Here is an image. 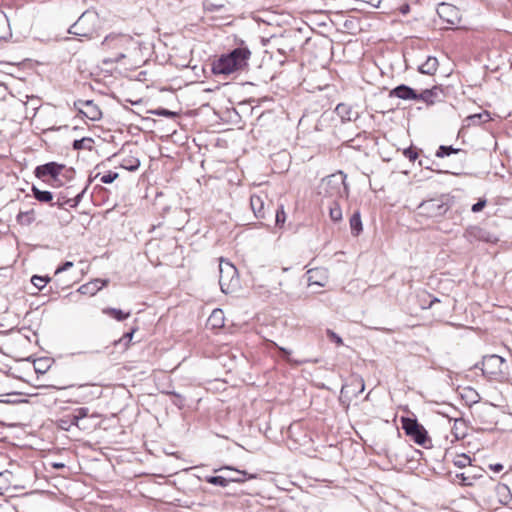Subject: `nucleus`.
<instances>
[{"mask_svg": "<svg viewBox=\"0 0 512 512\" xmlns=\"http://www.w3.org/2000/svg\"><path fill=\"white\" fill-rule=\"evenodd\" d=\"M251 52L247 48L239 47L226 55H222L213 64L214 74L229 75L235 71L243 69L247 65V61Z\"/></svg>", "mask_w": 512, "mask_h": 512, "instance_id": "f257e3e1", "label": "nucleus"}, {"mask_svg": "<svg viewBox=\"0 0 512 512\" xmlns=\"http://www.w3.org/2000/svg\"><path fill=\"white\" fill-rule=\"evenodd\" d=\"M134 44L133 38L126 34H111L105 37L102 42L104 49L114 53L103 60V63H117L126 57V52Z\"/></svg>", "mask_w": 512, "mask_h": 512, "instance_id": "f03ea898", "label": "nucleus"}, {"mask_svg": "<svg viewBox=\"0 0 512 512\" xmlns=\"http://www.w3.org/2000/svg\"><path fill=\"white\" fill-rule=\"evenodd\" d=\"M219 274V285L223 293H233L239 288L240 281L238 271L232 263L221 259L219 263Z\"/></svg>", "mask_w": 512, "mask_h": 512, "instance_id": "7ed1b4c3", "label": "nucleus"}, {"mask_svg": "<svg viewBox=\"0 0 512 512\" xmlns=\"http://www.w3.org/2000/svg\"><path fill=\"white\" fill-rule=\"evenodd\" d=\"M451 208V200L442 195L439 198L424 200L418 206L419 213L429 218L441 217Z\"/></svg>", "mask_w": 512, "mask_h": 512, "instance_id": "20e7f679", "label": "nucleus"}, {"mask_svg": "<svg viewBox=\"0 0 512 512\" xmlns=\"http://www.w3.org/2000/svg\"><path fill=\"white\" fill-rule=\"evenodd\" d=\"M402 428L418 445L426 448L430 444L426 429L416 419L402 418Z\"/></svg>", "mask_w": 512, "mask_h": 512, "instance_id": "39448f33", "label": "nucleus"}, {"mask_svg": "<svg viewBox=\"0 0 512 512\" xmlns=\"http://www.w3.org/2000/svg\"><path fill=\"white\" fill-rule=\"evenodd\" d=\"M74 107L79 114L91 121H97L102 116L100 108L92 100H78L74 102Z\"/></svg>", "mask_w": 512, "mask_h": 512, "instance_id": "423d86ee", "label": "nucleus"}, {"mask_svg": "<svg viewBox=\"0 0 512 512\" xmlns=\"http://www.w3.org/2000/svg\"><path fill=\"white\" fill-rule=\"evenodd\" d=\"M68 408L66 407V423L69 422V427L66 431H69L72 426L77 427L80 430L88 429L86 424L89 409L85 407L77 408L71 413H67Z\"/></svg>", "mask_w": 512, "mask_h": 512, "instance_id": "0eeeda50", "label": "nucleus"}, {"mask_svg": "<svg viewBox=\"0 0 512 512\" xmlns=\"http://www.w3.org/2000/svg\"><path fill=\"white\" fill-rule=\"evenodd\" d=\"M64 168L63 165L57 164L55 162L46 163L44 165L38 166L35 169V175L41 179L47 180H57L61 170Z\"/></svg>", "mask_w": 512, "mask_h": 512, "instance_id": "6e6552de", "label": "nucleus"}, {"mask_svg": "<svg viewBox=\"0 0 512 512\" xmlns=\"http://www.w3.org/2000/svg\"><path fill=\"white\" fill-rule=\"evenodd\" d=\"M437 14L447 24L455 25L459 22L458 9L448 3H441L437 8Z\"/></svg>", "mask_w": 512, "mask_h": 512, "instance_id": "1a4fd4ad", "label": "nucleus"}, {"mask_svg": "<svg viewBox=\"0 0 512 512\" xmlns=\"http://www.w3.org/2000/svg\"><path fill=\"white\" fill-rule=\"evenodd\" d=\"M505 360L498 355H488L483 358L482 366L483 372L488 374H498L502 372Z\"/></svg>", "mask_w": 512, "mask_h": 512, "instance_id": "9d476101", "label": "nucleus"}, {"mask_svg": "<svg viewBox=\"0 0 512 512\" xmlns=\"http://www.w3.org/2000/svg\"><path fill=\"white\" fill-rule=\"evenodd\" d=\"M464 237L470 243L474 241H484V242H492L494 241V237L485 229L479 226H471L466 229L464 233Z\"/></svg>", "mask_w": 512, "mask_h": 512, "instance_id": "9b49d317", "label": "nucleus"}, {"mask_svg": "<svg viewBox=\"0 0 512 512\" xmlns=\"http://www.w3.org/2000/svg\"><path fill=\"white\" fill-rule=\"evenodd\" d=\"M84 21V15H82L73 25H71L68 29V33L72 35L71 37H66V44L69 46L73 44L77 38L75 36L80 37H89L90 35V29L89 28H83L82 23Z\"/></svg>", "mask_w": 512, "mask_h": 512, "instance_id": "f8f14e48", "label": "nucleus"}, {"mask_svg": "<svg viewBox=\"0 0 512 512\" xmlns=\"http://www.w3.org/2000/svg\"><path fill=\"white\" fill-rule=\"evenodd\" d=\"M86 188L87 186L83 185L78 188H75L74 185L66 186V205L75 207L81 200Z\"/></svg>", "mask_w": 512, "mask_h": 512, "instance_id": "ddd939ff", "label": "nucleus"}, {"mask_svg": "<svg viewBox=\"0 0 512 512\" xmlns=\"http://www.w3.org/2000/svg\"><path fill=\"white\" fill-rule=\"evenodd\" d=\"M109 283L108 279H94L79 287L78 291L82 294L93 296Z\"/></svg>", "mask_w": 512, "mask_h": 512, "instance_id": "4468645a", "label": "nucleus"}, {"mask_svg": "<svg viewBox=\"0 0 512 512\" xmlns=\"http://www.w3.org/2000/svg\"><path fill=\"white\" fill-rule=\"evenodd\" d=\"M390 97H397L403 100H416L417 92L407 85H399L392 89L389 94Z\"/></svg>", "mask_w": 512, "mask_h": 512, "instance_id": "2eb2a0df", "label": "nucleus"}, {"mask_svg": "<svg viewBox=\"0 0 512 512\" xmlns=\"http://www.w3.org/2000/svg\"><path fill=\"white\" fill-rule=\"evenodd\" d=\"M237 473L239 475L238 477H234V478H230V479H227L223 476H207L205 478V480H206V482H208L212 485L226 487V486H228L229 482H231V481H236V482L244 481V476L246 475V473L244 471H238V470H237Z\"/></svg>", "mask_w": 512, "mask_h": 512, "instance_id": "dca6fc26", "label": "nucleus"}, {"mask_svg": "<svg viewBox=\"0 0 512 512\" xmlns=\"http://www.w3.org/2000/svg\"><path fill=\"white\" fill-rule=\"evenodd\" d=\"M441 92V89L436 86L432 89H425L421 93H417L416 100L423 101L427 104H433L435 100L439 98Z\"/></svg>", "mask_w": 512, "mask_h": 512, "instance_id": "f3484780", "label": "nucleus"}, {"mask_svg": "<svg viewBox=\"0 0 512 512\" xmlns=\"http://www.w3.org/2000/svg\"><path fill=\"white\" fill-rule=\"evenodd\" d=\"M310 284L324 286L327 280V272L324 269H311L307 272Z\"/></svg>", "mask_w": 512, "mask_h": 512, "instance_id": "a211bd4d", "label": "nucleus"}, {"mask_svg": "<svg viewBox=\"0 0 512 512\" xmlns=\"http://www.w3.org/2000/svg\"><path fill=\"white\" fill-rule=\"evenodd\" d=\"M335 112L342 121H351L357 117V113L353 111L352 107L344 103L338 104L335 108Z\"/></svg>", "mask_w": 512, "mask_h": 512, "instance_id": "6ab92c4d", "label": "nucleus"}, {"mask_svg": "<svg viewBox=\"0 0 512 512\" xmlns=\"http://www.w3.org/2000/svg\"><path fill=\"white\" fill-rule=\"evenodd\" d=\"M264 196H261V195H251L250 197V205H251V208L255 214L256 217L258 218H264L265 216V213H264Z\"/></svg>", "mask_w": 512, "mask_h": 512, "instance_id": "aec40b11", "label": "nucleus"}, {"mask_svg": "<svg viewBox=\"0 0 512 512\" xmlns=\"http://www.w3.org/2000/svg\"><path fill=\"white\" fill-rule=\"evenodd\" d=\"M438 68V60L435 57H428L426 61L419 66V71L423 74L433 75Z\"/></svg>", "mask_w": 512, "mask_h": 512, "instance_id": "412c9836", "label": "nucleus"}, {"mask_svg": "<svg viewBox=\"0 0 512 512\" xmlns=\"http://www.w3.org/2000/svg\"><path fill=\"white\" fill-rule=\"evenodd\" d=\"M466 423L463 419L455 418L452 427V432L456 439H463L466 436Z\"/></svg>", "mask_w": 512, "mask_h": 512, "instance_id": "4be33fe9", "label": "nucleus"}, {"mask_svg": "<svg viewBox=\"0 0 512 512\" xmlns=\"http://www.w3.org/2000/svg\"><path fill=\"white\" fill-rule=\"evenodd\" d=\"M140 166V160L133 156L124 157L121 161V167L129 171H135Z\"/></svg>", "mask_w": 512, "mask_h": 512, "instance_id": "5701e85b", "label": "nucleus"}, {"mask_svg": "<svg viewBox=\"0 0 512 512\" xmlns=\"http://www.w3.org/2000/svg\"><path fill=\"white\" fill-rule=\"evenodd\" d=\"M212 327H222L224 325V314L221 309H215L209 317Z\"/></svg>", "mask_w": 512, "mask_h": 512, "instance_id": "b1692460", "label": "nucleus"}, {"mask_svg": "<svg viewBox=\"0 0 512 512\" xmlns=\"http://www.w3.org/2000/svg\"><path fill=\"white\" fill-rule=\"evenodd\" d=\"M103 313L113 317L117 321H123L130 316V312H124L116 308H106L103 310Z\"/></svg>", "mask_w": 512, "mask_h": 512, "instance_id": "393cba45", "label": "nucleus"}, {"mask_svg": "<svg viewBox=\"0 0 512 512\" xmlns=\"http://www.w3.org/2000/svg\"><path fill=\"white\" fill-rule=\"evenodd\" d=\"M350 227L354 235H358L362 231V222L359 212H355L350 218Z\"/></svg>", "mask_w": 512, "mask_h": 512, "instance_id": "a878e982", "label": "nucleus"}, {"mask_svg": "<svg viewBox=\"0 0 512 512\" xmlns=\"http://www.w3.org/2000/svg\"><path fill=\"white\" fill-rule=\"evenodd\" d=\"M93 140L89 137H82L81 139L73 140V148L75 150L91 149Z\"/></svg>", "mask_w": 512, "mask_h": 512, "instance_id": "bb28decb", "label": "nucleus"}, {"mask_svg": "<svg viewBox=\"0 0 512 512\" xmlns=\"http://www.w3.org/2000/svg\"><path fill=\"white\" fill-rule=\"evenodd\" d=\"M329 215L331 220H333L334 222H339L342 220V210L337 202H332V204L330 205Z\"/></svg>", "mask_w": 512, "mask_h": 512, "instance_id": "cd10ccee", "label": "nucleus"}, {"mask_svg": "<svg viewBox=\"0 0 512 512\" xmlns=\"http://www.w3.org/2000/svg\"><path fill=\"white\" fill-rule=\"evenodd\" d=\"M496 492L500 496V502L507 504L510 499V489L505 484H499L496 487Z\"/></svg>", "mask_w": 512, "mask_h": 512, "instance_id": "c85d7f7f", "label": "nucleus"}, {"mask_svg": "<svg viewBox=\"0 0 512 512\" xmlns=\"http://www.w3.org/2000/svg\"><path fill=\"white\" fill-rule=\"evenodd\" d=\"M34 197L40 202H49L53 199L52 193L49 191H42L35 186L32 188Z\"/></svg>", "mask_w": 512, "mask_h": 512, "instance_id": "c756f323", "label": "nucleus"}, {"mask_svg": "<svg viewBox=\"0 0 512 512\" xmlns=\"http://www.w3.org/2000/svg\"><path fill=\"white\" fill-rule=\"evenodd\" d=\"M118 176H119L118 173L109 171L108 173H106L104 175H100V173H97L94 176V178L95 179L99 178L100 182H102L104 184H109V183H112L114 180H116L118 178Z\"/></svg>", "mask_w": 512, "mask_h": 512, "instance_id": "7c9ffc66", "label": "nucleus"}, {"mask_svg": "<svg viewBox=\"0 0 512 512\" xmlns=\"http://www.w3.org/2000/svg\"><path fill=\"white\" fill-rule=\"evenodd\" d=\"M459 151H460V149L453 148L452 146H444V145H442L437 150L436 156L440 157V158H443V157L449 156V155H451L453 153H458Z\"/></svg>", "mask_w": 512, "mask_h": 512, "instance_id": "2f4dec72", "label": "nucleus"}, {"mask_svg": "<svg viewBox=\"0 0 512 512\" xmlns=\"http://www.w3.org/2000/svg\"><path fill=\"white\" fill-rule=\"evenodd\" d=\"M48 282V279L46 277H42V276H38V275H34L32 278H31V283L38 289V290H41L43 289L46 284Z\"/></svg>", "mask_w": 512, "mask_h": 512, "instance_id": "473e14b6", "label": "nucleus"}, {"mask_svg": "<svg viewBox=\"0 0 512 512\" xmlns=\"http://www.w3.org/2000/svg\"><path fill=\"white\" fill-rule=\"evenodd\" d=\"M275 219H276V225H278V226H283V224L285 223V221H286V214H285L283 205H280L277 208Z\"/></svg>", "mask_w": 512, "mask_h": 512, "instance_id": "72a5a7b5", "label": "nucleus"}, {"mask_svg": "<svg viewBox=\"0 0 512 512\" xmlns=\"http://www.w3.org/2000/svg\"><path fill=\"white\" fill-rule=\"evenodd\" d=\"M471 462V459L469 456L465 455V454H462V455H458L455 460H454V464L459 467V468H464L466 467L467 465H469Z\"/></svg>", "mask_w": 512, "mask_h": 512, "instance_id": "f704fd0d", "label": "nucleus"}, {"mask_svg": "<svg viewBox=\"0 0 512 512\" xmlns=\"http://www.w3.org/2000/svg\"><path fill=\"white\" fill-rule=\"evenodd\" d=\"M279 349L284 354L285 359L288 362H290V363H294V364L299 365V364H303V363L307 362L306 360H293V359L290 358V354H291L290 350H288L286 348H283V347H280Z\"/></svg>", "mask_w": 512, "mask_h": 512, "instance_id": "c9c22d12", "label": "nucleus"}, {"mask_svg": "<svg viewBox=\"0 0 512 512\" xmlns=\"http://www.w3.org/2000/svg\"><path fill=\"white\" fill-rule=\"evenodd\" d=\"M326 334H327V337L331 341L335 342L337 345H342L343 344L342 338L339 335H337L334 331H332L331 329H327L326 330Z\"/></svg>", "mask_w": 512, "mask_h": 512, "instance_id": "e433bc0d", "label": "nucleus"}, {"mask_svg": "<svg viewBox=\"0 0 512 512\" xmlns=\"http://www.w3.org/2000/svg\"><path fill=\"white\" fill-rule=\"evenodd\" d=\"M32 219V212H20L18 214V221L20 223H30Z\"/></svg>", "mask_w": 512, "mask_h": 512, "instance_id": "4c0bfd02", "label": "nucleus"}, {"mask_svg": "<svg viewBox=\"0 0 512 512\" xmlns=\"http://www.w3.org/2000/svg\"><path fill=\"white\" fill-rule=\"evenodd\" d=\"M403 153L410 161H415L418 157V153L412 148L405 149Z\"/></svg>", "mask_w": 512, "mask_h": 512, "instance_id": "58836bf2", "label": "nucleus"}, {"mask_svg": "<svg viewBox=\"0 0 512 512\" xmlns=\"http://www.w3.org/2000/svg\"><path fill=\"white\" fill-rule=\"evenodd\" d=\"M486 206V200L480 199L477 203L472 206V212H480Z\"/></svg>", "mask_w": 512, "mask_h": 512, "instance_id": "ea45409f", "label": "nucleus"}, {"mask_svg": "<svg viewBox=\"0 0 512 512\" xmlns=\"http://www.w3.org/2000/svg\"><path fill=\"white\" fill-rule=\"evenodd\" d=\"M157 115L166 116V117H174L176 115L175 112L169 111L167 109H160L155 112Z\"/></svg>", "mask_w": 512, "mask_h": 512, "instance_id": "a19ab883", "label": "nucleus"}, {"mask_svg": "<svg viewBox=\"0 0 512 512\" xmlns=\"http://www.w3.org/2000/svg\"><path fill=\"white\" fill-rule=\"evenodd\" d=\"M457 477L461 479L464 485H471L470 477L466 476L465 473L457 474Z\"/></svg>", "mask_w": 512, "mask_h": 512, "instance_id": "79ce46f5", "label": "nucleus"}, {"mask_svg": "<svg viewBox=\"0 0 512 512\" xmlns=\"http://www.w3.org/2000/svg\"><path fill=\"white\" fill-rule=\"evenodd\" d=\"M489 468H490L493 472L498 473V472L502 471V469H503V465H502V464H500V463H497V464H491V465H489Z\"/></svg>", "mask_w": 512, "mask_h": 512, "instance_id": "37998d69", "label": "nucleus"}, {"mask_svg": "<svg viewBox=\"0 0 512 512\" xmlns=\"http://www.w3.org/2000/svg\"><path fill=\"white\" fill-rule=\"evenodd\" d=\"M358 382H359V384H360V391H359V392L361 393V392H363V391H364V388H365L364 381H363V379H362V378H359V379H358Z\"/></svg>", "mask_w": 512, "mask_h": 512, "instance_id": "c03bdc74", "label": "nucleus"}, {"mask_svg": "<svg viewBox=\"0 0 512 512\" xmlns=\"http://www.w3.org/2000/svg\"><path fill=\"white\" fill-rule=\"evenodd\" d=\"M471 120L475 121L476 119L477 120H480L481 118V115L480 114H475V115H472L469 117Z\"/></svg>", "mask_w": 512, "mask_h": 512, "instance_id": "a18cd8bd", "label": "nucleus"}, {"mask_svg": "<svg viewBox=\"0 0 512 512\" xmlns=\"http://www.w3.org/2000/svg\"><path fill=\"white\" fill-rule=\"evenodd\" d=\"M436 302H440V300H439L438 298L434 297V298L430 301V303H429V307H431V306H432L434 303H436Z\"/></svg>", "mask_w": 512, "mask_h": 512, "instance_id": "49530a36", "label": "nucleus"}, {"mask_svg": "<svg viewBox=\"0 0 512 512\" xmlns=\"http://www.w3.org/2000/svg\"><path fill=\"white\" fill-rule=\"evenodd\" d=\"M0 23L6 25L7 24V20L5 19L4 16L0 15Z\"/></svg>", "mask_w": 512, "mask_h": 512, "instance_id": "de8ad7c7", "label": "nucleus"}, {"mask_svg": "<svg viewBox=\"0 0 512 512\" xmlns=\"http://www.w3.org/2000/svg\"><path fill=\"white\" fill-rule=\"evenodd\" d=\"M73 266V263L70 261H66V271L69 270L70 267Z\"/></svg>", "mask_w": 512, "mask_h": 512, "instance_id": "09e8293b", "label": "nucleus"}, {"mask_svg": "<svg viewBox=\"0 0 512 512\" xmlns=\"http://www.w3.org/2000/svg\"><path fill=\"white\" fill-rule=\"evenodd\" d=\"M63 270H64V264H63V265L58 266V268L56 269V273H59V272H61V271H63Z\"/></svg>", "mask_w": 512, "mask_h": 512, "instance_id": "8fccbe9b", "label": "nucleus"}, {"mask_svg": "<svg viewBox=\"0 0 512 512\" xmlns=\"http://www.w3.org/2000/svg\"><path fill=\"white\" fill-rule=\"evenodd\" d=\"M132 335H133V332H130V333H127V334L125 335V337H128L129 339H131Z\"/></svg>", "mask_w": 512, "mask_h": 512, "instance_id": "3c124183", "label": "nucleus"}, {"mask_svg": "<svg viewBox=\"0 0 512 512\" xmlns=\"http://www.w3.org/2000/svg\"><path fill=\"white\" fill-rule=\"evenodd\" d=\"M86 388H87V386H84V385H81V386L78 387V389H80V390H83V389H86Z\"/></svg>", "mask_w": 512, "mask_h": 512, "instance_id": "603ef678", "label": "nucleus"}, {"mask_svg": "<svg viewBox=\"0 0 512 512\" xmlns=\"http://www.w3.org/2000/svg\"><path fill=\"white\" fill-rule=\"evenodd\" d=\"M55 467H64V464H56Z\"/></svg>", "mask_w": 512, "mask_h": 512, "instance_id": "864d4df0", "label": "nucleus"}, {"mask_svg": "<svg viewBox=\"0 0 512 512\" xmlns=\"http://www.w3.org/2000/svg\"><path fill=\"white\" fill-rule=\"evenodd\" d=\"M73 388H74L73 386H66V389L72 390Z\"/></svg>", "mask_w": 512, "mask_h": 512, "instance_id": "5fc2aeb1", "label": "nucleus"}, {"mask_svg": "<svg viewBox=\"0 0 512 512\" xmlns=\"http://www.w3.org/2000/svg\"><path fill=\"white\" fill-rule=\"evenodd\" d=\"M0 402H8V401L5 399H0Z\"/></svg>", "mask_w": 512, "mask_h": 512, "instance_id": "6e6d98bb", "label": "nucleus"}, {"mask_svg": "<svg viewBox=\"0 0 512 512\" xmlns=\"http://www.w3.org/2000/svg\"><path fill=\"white\" fill-rule=\"evenodd\" d=\"M223 469L229 470V469H231V468H230V467H224Z\"/></svg>", "mask_w": 512, "mask_h": 512, "instance_id": "4d7b16f0", "label": "nucleus"}]
</instances>
